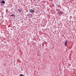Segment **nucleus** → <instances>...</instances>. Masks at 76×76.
<instances>
[{
    "instance_id": "nucleus-1",
    "label": "nucleus",
    "mask_w": 76,
    "mask_h": 76,
    "mask_svg": "<svg viewBox=\"0 0 76 76\" xmlns=\"http://www.w3.org/2000/svg\"><path fill=\"white\" fill-rule=\"evenodd\" d=\"M63 13H64V12L62 10H59L58 12V14L60 16L61 15L63 14Z\"/></svg>"
},
{
    "instance_id": "nucleus-2",
    "label": "nucleus",
    "mask_w": 76,
    "mask_h": 76,
    "mask_svg": "<svg viewBox=\"0 0 76 76\" xmlns=\"http://www.w3.org/2000/svg\"><path fill=\"white\" fill-rule=\"evenodd\" d=\"M27 16L29 17V18H31L32 17V14H31L30 13L27 14Z\"/></svg>"
},
{
    "instance_id": "nucleus-3",
    "label": "nucleus",
    "mask_w": 76,
    "mask_h": 76,
    "mask_svg": "<svg viewBox=\"0 0 76 76\" xmlns=\"http://www.w3.org/2000/svg\"><path fill=\"white\" fill-rule=\"evenodd\" d=\"M29 12H30V13H34L35 11L34 10L30 9V10Z\"/></svg>"
},
{
    "instance_id": "nucleus-4",
    "label": "nucleus",
    "mask_w": 76,
    "mask_h": 76,
    "mask_svg": "<svg viewBox=\"0 0 76 76\" xmlns=\"http://www.w3.org/2000/svg\"><path fill=\"white\" fill-rule=\"evenodd\" d=\"M1 3H2V4H5V1H2Z\"/></svg>"
},
{
    "instance_id": "nucleus-5",
    "label": "nucleus",
    "mask_w": 76,
    "mask_h": 76,
    "mask_svg": "<svg viewBox=\"0 0 76 76\" xmlns=\"http://www.w3.org/2000/svg\"><path fill=\"white\" fill-rule=\"evenodd\" d=\"M11 16H12V17H14V18H15V15L14 14H12V15H10Z\"/></svg>"
},
{
    "instance_id": "nucleus-6",
    "label": "nucleus",
    "mask_w": 76,
    "mask_h": 76,
    "mask_svg": "<svg viewBox=\"0 0 76 76\" xmlns=\"http://www.w3.org/2000/svg\"><path fill=\"white\" fill-rule=\"evenodd\" d=\"M67 40H66L65 42V45L66 46L67 45Z\"/></svg>"
},
{
    "instance_id": "nucleus-7",
    "label": "nucleus",
    "mask_w": 76,
    "mask_h": 76,
    "mask_svg": "<svg viewBox=\"0 0 76 76\" xmlns=\"http://www.w3.org/2000/svg\"><path fill=\"white\" fill-rule=\"evenodd\" d=\"M18 11L20 12H21V10H20L19 9H18Z\"/></svg>"
}]
</instances>
